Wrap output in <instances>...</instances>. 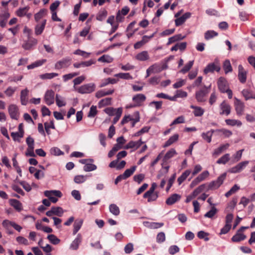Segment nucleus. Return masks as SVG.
Masks as SVG:
<instances>
[{
	"label": "nucleus",
	"mask_w": 255,
	"mask_h": 255,
	"mask_svg": "<svg viewBox=\"0 0 255 255\" xmlns=\"http://www.w3.org/2000/svg\"><path fill=\"white\" fill-rule=\"evenodd\" d=\"M143 224L145 227L152 229H158L163 226V223L144 222Z\"/></svg>",
	"instance_id": "20"
},
{
	"label": "nucleus",
	"mask_w": 255,
	"mask_h": 255,
	"mask_svg": "<svg viewBox=\"0 0 255 255\" xmlns=\"http://www.w3.org/2000/svg\"><path fill=\"white\" fill-rule=\"evenodd\" d=\"M29 90L25 88L20 92V102L22 105H26L28 102Z\"/></svg>",
	"instance_id": "15"
},
{
	"label": "nucleus",
	"mask_w": 255,
	"mask_h": 255,
	"mask_svg": "<svg viewBox=\"0 0 255 255\" xmlns=\"http://www.w3.org/2000/svg\"><path fill=\"white\" fill-rule=\"evenodd\" d=\"M52 212L54 215L61 217L64 213L63 210L60 207H53Z\"/></svg>",
	"instance_id": "47"
},
{
	"label": "nucleus",
	"mask_w": 255,
	"mask_h": 255,
	"mask_svg": "<svg viewBox=\"0 0 255 255\" xmlns=\"http://www.w3.org/2000/svg\"><path fill=\"white\" fill-rule=\"evenodd\" d=\"M132 101L135 103V106H140L141 103L146 100V97L142 94H138L132 97Z\"/></svg>",
	"instance_id": "13"
},
{
	"label": "nucleus",
	"mask_w": 255,
	"mask_h": 255,
	"mask_svg": "<svg viewBox=\"0 0 255 255\" xmlns=\"http://www.w3.org/2000/svg\"><path fill=\"white\" fill-rule=\"evenodd\" d=\"M191 16L190 12H186L182 16L176 19L175 22L176 25L179 26L183 24L185 20Z\"/></svg>",
	"instance_id": "21"
},
{
	"label": "nucleus",
	"mask_w": 255,
	"mask_h": 255,
	"mask_svg": "<svg viewBox=\"0 0 255 255\" xmlns=\"http://www.w3.org/2000/svg\"><path fill=\"white\" fill-rule=\"evenodd\" d=\"M8 113L10 118L14 120H17L19 118V113L17 106L14 104H11L8 108Z\"/></svg>",
	"instance_id": "9"
},
{
	"label": "nucleus",
	"mask_w": 255,
	"mask_h": 255,
	"mask_svg": "<svg viewBox=\"0 0 255 255\" xmlns=\"http://www.w3.org/2000/svg\"><path fill=\"white\" fill-rule=\"evenodd\" d=\"M81 242V236L78 234L75 240L72 242L70 245V249L73 250H76L79 247V245Z\"/></svg>",
	"instance_id": "23"
},
{
	"label": "nucleus",
	"mask_w": 255,
	"mask_h": 255,
	"mask_svg": "<svg viewBox=\"0 0 255 255\" xmlns=\"http://www.w3.org/2000/svg\"><path fill=\"white\" fill-rule=\"evenodd\" d=\"M181 196L177 194H173L168 197L166 200V203L168 205H171L179 201Z\"/></svg>",
	"instance_id": "17"
},
{
	"label": "nucleus",
	"mask_w": 255,
	"mask_h": 255,
	"mask_svg": "<svg viewBox=\"0 0 255 255\" xmlns=\"http://www.w3.org/2000/svg\"><path fill=\"white\" fill-rule=\"evenodd\" d=\"M95 87V84L89 83L80 86L76 90L80 94H88L94 91Z\"/></svg>",
	"instance_id": "4"
},
{
	"label": "nucleus",
	"mask_w": 255,
	"mask_h": 255,
	"mask_svg": "<svg viewBox=\"0 0 255 255\" xmlns=\"http://www.w3.org/2000/svg\"><path fill=\"white\" fill-rule=\"evenodd\" d=\"M219 90L222 93H225V91L228 88V83L225 78L224 77H220L217 82Z\"/></svg>",
	"instance_id": "11"
},
{
	"label": "nucleus",
	"mask_w": 255,
	"mask_h": 255,
	"mask_svg": "<svg viewBox=\"0 0 255 255\" xmlns=\"http://www.w3.org/2000/svg\"><path fill=\"white\" fill-rule=\"evenodd\" d=\"M44 127H45V129L46 132H47V133L48 134H50L49 128H51L52 129L55 128V126L54 125V122L53 121H50V122L49 123H48L47 122L45 123Z\"/></svg>",
	"instance_id": "52"
},
{
	"label": "nucleus",
	"mask_w": 255,
	"mask_h": 255,
	"mask_svg": "<svg viewBox=\"0 0 255 255\" xmlns=\"http://www.w3.org/2000/svg\"><path fill=\"white\" fill-rule=\"evenodd\" d=\"M211 86L209 87L204 86V88L196 92L195 97L197 101L199 102H203L206 101V97L208 94V89L210 88Z\"/></svg>",
	"instance_id": "3"
},
{
	"label": "nucleus",
	"mask_w": 255,
	"mask_h": 255,
	"mask_svg": "<svg viewBox=\"0 0 255 255\" xmlns=\"http://www.w3.org/2000/svg\"><path fill=\"white\" fill-rule=\"evenodd\" d=\"M47 239L49 241L54 245H57L60 242V240L58 239L56 236L53 234L49 235L47 236Z\"/></svg>",
	"instance_id": "49"
},
{
	"label": "nucleus",
	"mask_w": 255,
	"mask_h": 255,
	"mask_svg": "<svg viewBox=\"0 0 255 255\" xmlns=\"http://www.w3.org/2000/svg\"><path fill=\"white\" fill-rule=\"evenodd\" d=\"M215 131L214 129H211L206 132H203L201 134L202 138L208 143L211 142L213 133Z\"/></svg>",
	"instance_id": "24"
},
{
	"label": "nucleus",
	"mask_w": 255,
	"mask_h": 255,
	"mask_svg": "<svg viewBox=\"0 0 255 255\" xmlns=\"http://www.w3.org/2000/svg\"><path fill=\"white\" fill-rule=\"evenodd\" d=\"M229 146V144L228 143L221 145L214 150V152L213 153V155L214 156H218L219 154L227 149Z\"/></svg>",
	"instance_id": "22"
},
{
	"label": "nucleus",
	"mask_w": 255,
	"mask_h": 255,
	"mask_svg": "<svg viewBox=\"0 0 255 255\" xmlns=\"http://www.w3.org/2000/svg\"><path fill=\"white\" fill-rule=\"evenodd\" d=\"M71 64V59L70 58H63L58 61L54 65L56 70H60L63 68H68Z\"/></svg>",
	"instance_id": "5"
},
{
	"label": "nucleus",
	"mask_w": 255,
	"mask_h": 255,
	"mask_svg": "<svg viewBox=\"0 0 255 255\" xmlns=\"http://www.w3.org/2000/svg\"><path fill=\"white\" fill-rule=\"evenodd\" d=\"M22 75H14L10 76L8 78V80L10 82L16 83L18 81H21L23 79Z\"/></svg>",
	"instance_id": "63"
},
{
	"label": "nucleus",
	"mask_w": 255,
	"mask_h": 255,
	"mask_svg": "<svg viewBox=\"0 0 255 255\" xmlns=\"http://www.w3.org/2000/svg\"><path fill=\"white\" fill-rule=\"evenodd\" d=\"M239 189V187L235 184L228 192L225 194L226 197H229L231 195L235 194Z\"/></svg>",
	"instance_id": "57"
},
{
	"label": "nucleus",
	"mask_w": 255,
	"mask_h": 255,
	"mask_svg": "<svg viewBox=\"0 0 255 255\" xmlns=\"http://www.w3.org/2000/svg\"><path fill=\"white\" fill-rule=\"evenodd\" d=\"M193 61H189L187 64H186L184 67L181 70L180 72L182 73H185L187 72L192 67L193 65Z\"/></svg>",
	"instance_id": "59"
},
{
	"label": "nucleus",
	"mask_w": 255,
	"mask_h": 255,
	"mask_svg": "<svg viewBox=\"0 0 255 255\" xmlns=\"http://www.w3.org/2000/svg\"><path fill=\"white\" fill-rule=\"evenodd\" d=\"M220 115H229L231 113V107L225 101H223L220 105Z\"/></svg>",
	"instance_id": "12"
},
{
	"label": "nucleus",
	"mask_w": 255,
	"mask_h": 255,
	"mask_svg": "<svg viewBox=\"0 0 255 255\" xmlns=\"http://www.w3.org/2000/svg\"><path fill=\"white\" fill-rule=\"evenodd\" d=\"M25 34L24 37L25 43L22 45V47L25 50H29L32 46L36 44L37 40L31 36L30 33H25Z\"/></svg>",
	"instance_id": "2"
},
{
	"label": "nucleus",
	"mask_w": 255,
	"mask_h": 255,
	"mask_svg": "<svg viewBox=\"0 0 255 255\" xmlns=\"http://www.w3.org/2000/svg\"><path fill=\"white\" fill-rule=\"evenodd\" d=\"M46 59H41V60H37V61H35L34 62L32 63V64L28 65L27 66V68L28 69H33L35 67H39V66L42 65L46 62Z\"/></svg>",
	"instance_id": "27"
},
{
	"label": "nucleus",
	"mask_w": 255,
	"mask_h": 255,
	"mask_svg": "<svg viewBox=\"0 0 255 255\" xmlns=\"http://www.w3.org/2000/svg\"><path fill=\"white\" fill-rule=\"evenodd\" d=\"M23 134L22 133H20L19 132H11V136H12L13 139L14 141H20V138L23 136Z\"/></svg>",
	"instance_id": "60"
},
{
	"label": "nucleus",
	"mask_w": 255,
	"mask_h": 255,
	"mask_svg": "<svg viewBox=\"0 0 255 255\" xmlns=\"http://www.w3.org/2000/svg\"><path fill=\"white\" fill-rule=\"evenodd\" d=\"M47 10L46 9H41L39 11L34 15V18L36 21H38L42 18L47 14Z\"/></svg>",
	"instance_id": "28"
},
{
	"label": "nucleus",
	"mask_w": 255,
	"mask_h": 255,
	"mask_svg": "<svg viewBox=\"0 0 255 255\" xmlns=\"http://www.w3.org/2000/svg\"><path fill=\"white\" fill-rule=\"evenodd\" d=\"M157 187V184L155 183H153L150 189L146 191L143 195L144 198H147V201L151 202L155 201L158 198V193L154 192V190Z\"/></svg>",
	"instance_id": "1"
},
{
	"label": "nucleus",
	"mask_w": 255,
	"mask_h": 255,
	"mask_svg": "<svg viewBox=\"0 0 255 255\" xmlns=\"http://www.w3.org/2000/svg\"><path fill=\"white\" fill-rule=\"evenodd\" d=\"M185 37V35H182L181 34H176L169 38L167 44H170L176 41H178L183 39Z\"/></svg>",
	"instance_id": "34"
},
{
	"label": "nucleus",
	"mask_w": 255,
	"mask_h": 255,
	"mask_svg": "<svg viewBox=\"0 0 255 255\" xmlns=\"http://www.w3.org/2000/svg\"><path fill=\"white\" fill-rule=\"evenodd\" d=\"M114 92V89H110L109 90H101L96 92L95 96L97 98H100L105 96L112 95Z\"/></svg>",
	"instance_id": "18"
},
{
	"label": "nucleus",
	"mask_w": 255,
	"mask_h": 255,
	"mask_svg": "<svg viewBox=\"0 0 255 255\" xmlns=\"http://www.w3.org/2000/svg\"><path fill=\"white\" fill-rule=\"evenodd\" d=\"M44 100L46 104L50 105L54 102V92L50 90H48L45 94Z\"/></svg>",
	"instance_id": "10"
},
{
	"label": "nucleus",
	"mask_w": 255,
	"mask_h": 255,
	"mask_svg": "<svg viewBox=\"0 0 255 255\" xmlns=\"http://www.w3.org/2000/svg\"><path fill=\"white\" fill-rule=\"evenodd\" d=\"M98 61L102 62L111 63L113 61V58L108 55H104L100 57Z\"/></svg>",
	"instance_id": "41"
},
{
	"label": "nucleus",
	"mask_w": 255,
	"mask_h": 255,
	"mask_svg": "<svg viewBox=\"0 0 255 255\" xmlns=\"http://www.w3.org/2000/svg\"><path fill=\"white\" fill-rule=\"evenodd\" d=\"M223 68L226 74L232 71L231 63L229 60H226L224 61L223 64Z\"/></svg>",
	"instance_id": "39"
},
{
	"label": "nucleus",
	"mask_w": 255,
	"mask_h": 255,
	"mask_svg": "<svg viewBox=\"0 0 255 255\" xmlns=\"http://www.w3.org/2000/svg\"><path fill=\"white\" fill-rule=\"evenodd\" d=\"M83 224L82 220H76L74 224L73 234L75 235L81 228Z\"/></svg>",
	"instance_id": "36"
},
{
	"label": "nucleus",
	"mask_w": 255,
	"mask_h": 255,
	"mask_svg": "<svg viewBox=\"0 0 255 255\" xmlns=\"http://www.w3.org/2000/svg\"><path fill=\"white\" fill-rule=\"evenodd\" d=\"M111 98H106L101 100L99 103V105L100 107H104L108 105H110L111 104Z\"/></svg>",
	"instance_id": "50"
},
{
	"label": "nucleus",
	"mask_w": 255,
	"mask_h": 255,
	"mask_svg": "<svg viewBox=\"0 0 255 255\" xmlns=\"http://www.w3.org/2000/svg\"><path fill=\"white\" fill-rule=\"evenodd\" d=\"M230 159V154L228 153L225 154L223 156H222L221 158H220L217 161V163L218 164H226Z\"/></svg>",
	"instance_id": "44"
},
{
	"label": "nucleus",
	"mask_w": 255,
	"mask_h": 255,
	"mask_svg": "<svg viewBox=\"0 0 255 255\" xmlns=\"http://www.w3.org/2000/svg\"><path fill=\"white\" fill-rule=\"evenodd\" d=\"M29 7L28 6H25L23 8H20L16 11V14L17 16L22 17L24 16L28 10H29Z\"/></svg>",
	"instance_id": "46"
},
{
	"label": "nucleus",
	"mask_w": 255,
	"mask_h": 255,
	"mask_svg": "<svg viewBox=\"0 0 255 255\" xmlns=\"http://www.w3.org/2000/svg\"><path fill=\"white\" fill-rule=\"evenodd\" d=\"M135 58L138 61H144L149 59V56L147 51H143L136 54Z\"/></svg>",
	"instance_id": "19"
},
{
	"label": "nucleus",
	"mask_w": 255,
	"mask_h": 255,
	"mask_svg": "<svg viewBox=\"0 0 255 255\" xmlns=\"http://www.w3.org/2000/svg\"><path fill=\"white\" fill-rule=\"evenodd\" d=\"M115 77H119L123 79H132V77L130 75V74L128 73H120L118 74H116L115 75Z\"/></svg>",
	"instance_id": "56"
},
{
	"label": "nucleus",
	"mask_w": 255,
	"mask_h": 255,
	"mask_svg": "<svg viewBox=\"0 0 255 255\" xmlns=\"http://www.w3.org/2000/svg\"><path fill=\"white\" fill-rule=\"evenodd\" d=\"M96 165L91 163L86 164L83 167L84 170L86 172L92 171L96 170Z\"/></svg>",
	"instance_id": "53"
},
{
	"label": "nucleus",
	"mask_w": 255,
	"mask_h": 255,
	"mask_svg": "<svg viewBox=\"0 0 255 255\" xmlns=\"http://www.w3.org/2000/svg\"><path fill=\"white\" fill-rule=\"evenodd\" d=\"M55 100L56 104L59 107H61L66 105V102L65 101L64 99L58 95H56Z\"/></svg>",
	"instance_id": "38"
},
{
	"label": "nucleus",
	"mask_w": 255,
	"mask_h": 255,
	"mask_svg": "<svg viewBox=\"0 0 255 255\" xmlns=\"http://www.w3.org/2000/svg\"><path fill=\"white\" fill-rule=\"evenodd\" d=\"M179 137L178 134H175L173 136H171L168 140L165 143L164 147H167L175 141H176Z\"/></svg>",
	"instance_id": "33"
},
{
	"label": "nucleus",
	"mask_w": 255,
	"mask_h": 255,
	"mask_svg": "<svg viewBox=\"0 0 255 255\" xmlns=\"http://www.w3.org/2000/svg\"><path fill=\"white\" fill-rule=\"evenodd\" d=\"M247 79V71L240 65V82L245 83Z\"/></svg>",
	"instance_id": "45"
},
{
	"label": "nucleus",
	"mask_w": 255,
	"mask_h": 255,
	"mask_svg": "<svg viewBox=\"0 0 255 255\" xmlns=\"http://www.w3.org/2000/svg\"><path fill=\"white\" fill-rule=\"evenodd\" d=\"M136 169V166H132L130 168L126 169L124 173L122 174L124 177V179H126L130 177L134 173Z\"/></svg>",
	"instance_id": "26"
},
{
	"label": "nucleus",
	"mask_w": 255,
	"mask_h": 255,
	"mask_svg": "<svg viewBox=\"0 0 255 255\" xmlns=\"http://www.w3.org/2000/svg\"><path fill=\"white\" fill-rule=\"evenodd\" d=\"M58 76L56 73H45L39 75V78L42 80L51 79Z\"/></svg>",
	"instance_id": "29"
},
{
	"label": "nucleus",
	"mask_w": 255,
	"mask_h": 255,
	"mask_svg": "<svg viewBox=\"0 0 255 255\" xmlns=\"http://www.w3.org/2000/svg\"><path fill=\"white\" fill-rule=\"evenodd\" d=\"M209 175V173L208 171H203L192 181L190 185V188H193L201 182L205 180Z\"/></svg>",
	"instance_id": "6"
},
{
	"label": "nucleus",
	"mask_w": 255,
	"mask_h": 255,
	"mask_svg": "<svg viewBox=\"0 0 255 255\" xmlns=\"http://www.w3.org/2000/svg\"><path fill=\"white\" fill-rule=\"evenodd\" d=\"M16 240L19 244L24 245L25 246H28L29 245L28 240L23 237H17L16 239Z\"/></svg>",
	"instance_id": "62"
},
{
	"label": "nucleus",
	"mask_w": 255,
	"mask_h": 255,
	"mask_svg": "<svg viewBox=\"0 0 255 255\" xmlns=\"http://www.w3.org/2000/svg\"><path fill=\"white\" fill-rule=\"evenodd\" d=\"M17 88L9 86L4 91V93L7 97H11L16 91Z\"/></svg>",
	"instance_id": "42"
},
{
	"label": "nucleus",
	"mask_w": 255,
	"mask_h": 255,
	"mask_svg": "<svg viewBox=\"0 0 255 255\" xmlns=\"http://www.w3.org/2000/svg\"><path fill=\"white\" fill-rule=\"evenodd\" d=\"M216 208L214 207H213L210 211L205 214L204 216L206 218H211L216 214Z\"/></svg>",
	"instance_id": "64"
},
{
	"label": "nucleus",
	"mask_w": 255,
	"mask_h": 255,
	"mask_svg": "<svg viewBox=\"0 0 255 255\" xmlns=\"http://www.w3.org/2000/svg\"><path fill=\"white\" fill-rule=\"evenodd\" d=\"M215 131L219 132L221 135H224L225 137H229L232 134L231 131L225 129H217Z\"/></svg>",
	"instance_id": "54"
},
{
	"label": "nucleus",
	"mask_w": 255,
	"mask_h": 255,
	"mask_svg": "<svg viewBox=\"0 0 255 255\" xmlns=\"http://www.w3.org/2000/svg\"><path fill=\"white\" fill-rule=\"evenodd\" d=\"M191 108L194 110L193 113L196 117H200L202 116L204 113V110L201 107L191 106Z\"/></svg>",
	"instance_id": "32"
},
{
	"label": "nucleus",
	"mask_w": 255,
	"mask_h": 255,
	"mask_svg": "<svg viewBox=\"0 0 255 255\" xmlns=\"http://www.w3.org/2000/svg\"><path fill=\"white\" fill-rule=\"evenodd\" d=\"M88 33H80L79 35H76L73 40V43L75 44L79 43L82 41L86 36H87Z\"/></svg>",
	"instance_id": "40"
},
{
	"label": "nucleus",
	"mask_w": 255,
	"mask_h": 255,
	"mask_svg": "<svg viewBox=\"0 0 255 255\" xmlns=\"http://www.w3.org/2000/svg\"><path fill=\"white\" fill-rule=\"evenodd\" d=\"M107 15V11L103 9L100 10L97 15L96 18L99 21L103 20Z\"/></svg>",
	"instance_id": "43"
},
{
	"label": "nucleus",
	"mask_w": 255,
	"mask_h": 255,
	"mask_svg": "<svg viewBox=\"0 0 255 255\" xmlns=\"http://www.w3.org/2000/svg\"><path fill=\"white\" fill-rule=\"evenodd\" d=\"M46 24V20H43L41 22L38 23L35 27V32H42L44 29Z\"/></svg>",
	"instance_id": "58"
},
{
	"label": "nucleus",
	"mask_w": 255,
	"mask_h": 255,
	"mask_svg": "<svg viewBox=\"0 0 255 255\" xmlns=\"http://www.w3.org/2000/svg\"><path fill=\"white\" fill-rule=\"evenodd\" d=\"M226 177V173H224L221 175L217 179L210 183L209 188L210 189H216L218 188L223 183Z\"/></svg>",
	"instance_id": "7"
},
{
	"label": "nucleus",
	"mask_w": 255,
	"mask_h": 255,
	"mask_svg": "<svg viewBox=\"0 0 255 255\" xmlns=\"http://www.w3.org/2000/svg\"><path fill=\"white\" fill-rule=\"evenodd\" d=\"M87 176L84 175H76L75 176L74 181L76 183L80 184L86 180Z\"/></svg>",
	"instance_id": "48"
},
{
	"label": "nucleus",
	"mask_w": 255,
	"mask_h": 255,
	"mask_svg": "<svg viewBox=\"0 0 255 255\" xmlns=\"http://www.w3.org/2000/svg\"><path fill=\"white\" fill-rule=\"evenodd\" d=\"M139 147L137 141H130L125 146L126 149L134 148L135 149Z\"/></svg>",
	"instance_id": "51"
},
{
	"label": "nucleus",
	"mask_w": 255,
	"mask_h": 255,
	"mask_svg": "<svg viewBox=\"0 0 255 255\" xmlns=\"http://www.w3.org/2000/svg\"><path fill=\"white\" fill-rule=\"evenodd\" d=\"M185 123V118L183 116H181L175 119L172 123L170 124V126L174 125L182 124Z\"/></svg>",
	"instance_id": "61"
},
{
	"label": "nucleus",
	"mask_w": 255,
	"mask_h": 255,
	"mask_svg": "<svg viewBox=\"0 0 255 255\" xmlns=\"http://www.w3.org/2000/svg\"><path fill=\"white\" fill-rule=\"evenodd\" d=\"M10 204L16 210L20 211L22 209V205L20 202L16 200L12 199L10 200Z\"/></svg>",
	"instance_id": "37"
},
{
	"label": "nucleus",
	"mask_w": 255,
	"mask_h": 255,
	"mask_svg": "<svg viewBox=\"0 0 255 255\" xmlns=\"http://www.w3.org/2000/svg\"><path fill=\"white\" fill-rule=\"evenodd\" d=\"M153 37V34H151L150 36H144L142 37V39L139 41L137 42L134 45L135 49H138L140 48L143 45L147 42L150 39Z\"/></svg>",
	"instance_id": "16"
},
{
	"label": "nucleus",
	"mask_w": 255,
	"mask_h": 255,
	"mask_svg": "<svg viewBox=\"0 0 255 255\" xmlns=\"http://www.w3.org/2000/svg\"><path fill=\"white\" fill-rule=\"evenodd\" d=\"M123 109L122 108H119L117 109V111L116 113V117L114 118L113 123V124H115L117 123V122L119 120L122 114Z\"/></svg>",
	"instance_id": "55"
},
{
	"label": "nucleus",
	"mask_w": 255,
	"mask_h": 255,
	"mask_svg": "<svg viewBox=\"0 0 255 255\" xmlns=\"http://www.w3.org/2000/svg\"><path fill=\"white\" fill-rule=\"evenodd\" d=\"M110 212L115 216H118L120 214V211L119 207L115 204H112L109 206Z\"/></svg>",
	"instance_id": "30"
},
{
	"label": "nucleus",
	"mask_w": 255,
	"mask_h": 255,
	"mask_svg": "<svg viewBox=\"0 0 255 255\" xmlns=\"http://www.w3.org/2000/svg\"><path fill=\"white\" fill-rule=\"evenodd\" d=\"M166 66L165 67H161L160 65L157 63H155L150 66L146 70V78L149 77L152 73H158L160 72L162 70L166 68Z\"/></svg>",
	"instance_id": "8"
},
{
	"label": "nucleus",
	"mask_w": 255,
	"mask_h": 255,
	"mask_svg": "<svg viewBox=\"0 0 255 255\" xmlns=\"http://www.w3.org/2000/svg\"><path fill=\"white\" fill-rule=\"evenodd\" d=\"M118 81V80L117 79L111 78H108L104 79L101 82V83L100 85V87L102 88V87H105L106 86H107V85H108L109 84H116L117 83Z\"/></svg>",
	"instance_id": "25"
},
{
	"label": "nucleus",
	"mask_w": 255,
	"mask_h": 255,
	"mask_svg": "<svg viewBox=\"0 0 255 255\" xmlns=\"http://www.w3.org/2000/svg\"><path fill=\"white\" fill-rule=\"evenodd\" d=\"M190 173V170H186L177 179L179 185H180L187 178Z\"/></svg>",
	"instance_id": "31"
},
{
	"label": "nucleus",
	"mask_w": 255,
	"mask_h": 255,
	"mask_svg": "<svg viewBox=\"0 0 255 255\" xmlns=\"http://www.w3.org/2000/svg\"><path fill=\"white\" fill-rule=\"evenodd\" d=\"M220 70V67L219 65L215 63H210L208 64L205 68L204 72L205 74L209 72H212L214 71L219 72Z\"/></svg>",
	"instance_id": "14"
},
{
	"label": "nucleus",
	"mask_w": 255,
	"mask_h": 255,
	"mask_svg": "<svg viewBox=\"0 0 255 255\" xmlns=\"http://www.w3.org/2000/svg\"><path fill=\"white\" fill-rule=\"evenodd\" d=\"M175 154H176L175 150L173 148L171 149L165 154L163 159V161L166 162L168 159L173 157Z\"/></svg>",
	"instance_id": "35"
}]
</instances>
